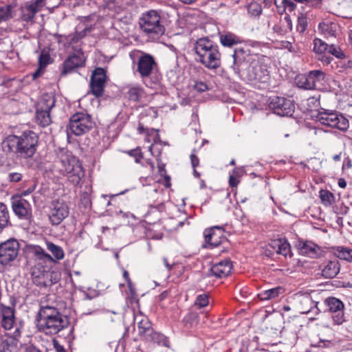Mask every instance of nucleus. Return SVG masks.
<instances>
[{
    "label": "nucleus",
    "instance_id": "obj_1",
    "mask_svg": "<svg viewBox=\"0 0 352 352\" xmlns=\"http://www.w3.org/2000/svg\"><path fill=\"white\" fill-rule=\"evenodd\" d=\"M38 139L35 132L26 130L20 135H8L2 142V148L3 151L13 155L16 159L28 161L35 155Z\"/></svg>",
    "mask_w": 352,
    "mask_h": 352
},
{
    "label": "nucleus",
    "instance_id": "obj_2",
    "mask_svg": "<svg viewBox=\"0 0 352 352\" xmlns=\"http://www.w3.org/2000/svg\"><path fill=\"white\" fill-rule=\"evenodd\" d=\"M37 327L41 332L46 335H55L69 324V318L63 314L56 307L40 304L36 316Z\"/></svg>",
    "mask_w": 352,
    "mask_h": 352
},
{
    "label": "nucleus",
    "instance_id": "obj_3",
    "mask_svg": "<svg viewBox=\"0 0 352 352\" xmlns=\"http://www.w3.org/2000/svg\"><path fill=\"white\" fill-rule=\"evenodd\" d=\"M193 49L197 56L196 60L206 68L215 70L221 67V54L219 46L208 37L198 38L194 43Z\"/></svg>",
    "mask_w": 352,
    "mask_h": 352
},
{
    "label": "nucleus",
    "instance_id": "obj_4",
    "mask_svg": "<svg viewBox=\"0 0 352 352\" xmlns=\"http://www.w3.org/2000/svg\"><path fill=\"white\" fill-rule=\"evenodd\" d=\"M59 163L61 174L66 176L74 186H81L85 170L78 160L73 155L65 154L61 155Z\"/></svg>",
    "mask_w": 352,
    "mask_h": 352
},
{
    "label": "nucleus",
    "instance_id": "obj_5",
    "mask_svg": "<svg viewBox=\"0 0 352 352\" xmlns=\"http://www.w3.org/2000/svg\"><path fill=\"white\" fill-rule=\"evenodd\" d=\"M31 276L33 283L41 288L50 287L60 280L58 272L40 263L32 268Z\"/></svg>",
    "mask_w": 352,
    "mask_h": 352
},
{
    "label": "nucleus",
    "instance_id": "obj_6",
    "mask_svg": "<svg viewBox=\"0 0 352 352\" xmlns=\"http://www.w3.org/2000/svg\"><path fill=\"white\" fill-rule=\"evenodd\" d=\"M95 124L91 115L86 112H76L70 117L66 129L68 135L72 133L80 136L89 133Z\"/></svg>",
    "mask_w": 352,
    "mask_h": 352
},
{
    "label": "nucleus",
    "instance_id": "obj_7",
    "mask_svg": "<svg viewBox=\"0 0 352 352\" xmlns=\"http://www.w3.org/2000/svg\"><path fill=\"white\" fill-rule=\"evenodd\" d=\"M316 121L321 124L346 131L349 126V120L342 114L333 111H320L316 116Z\"/></svg>",
    "mask_w": 352,
    "mask_h": 352
},
{
    "label": "nucleus",
    "instance_id": "obj_8",
    "mask_svg": "<svg viewBox=\"0 0 352 352\" xmlns=\"http://www.w3.org/2000/svg\"><path fill=\"white\" fill-rule=\"evenodd\" d=\"M55 102L56 99L53 95L44 94L41 97L36 111V122L41 126L45 127L51 124L50 111Z\"/></svg>",
    "mask_w": 352,
    "mask_h": 352
},
{
    "label": "nucleus",
    "instance_id": "obj_9",
    "mask_svg": "<svg viewBox=\"0 0 352 352\" xmlns=\"http://www.w3.org/2000/svg\"><path fill=\"white\" fill-rule=\"evenodd\" d=\"M19 248V242L14 238L0 243V264L3 266L10 265L18 256Z\"/></svg>",
    "mask_w": 352,
    "mask_h": 352
},
{
    "label": "nucleus",
    "instance_id": "obj_10",
    "mask_svg": "<svg viewBox=\"0 0 352 352\" xmlns=\"http://www.w3.org/2000/svg\"><path fill=\"white\" fill-rule=\"evenodd\" d=\"M69 213V208L65 201L59 199L54 200L50 206L49 220L52 225L58 226L68 217Z\"/></svg>",
    "mask_w": 352,
    "mask_h": 352
},
{
    "label": "nucleus",
    "instance_id": "obj_11",
    "mask_svg": "<svg viewBox=\"0 0 352 352\" xmlns=\"http://www.w3.org/2000/svg\"><path fill=\"white\" fill-rule=\"evenodd\" d=\"M107 80V71L104 68L96 67L92 72L90 79V90L96 98L102 96Z\"/></svg>",
    "mask_w": 352,
    "mask_h": 352
},
{
    "label": "nucleus",
    "instance_id": "obj_12",
    "mask_svg": "<svg viewBox=\"0 0 352 352\" xmlns=\"http://www.w3.org/2000/svg\"><path fill=\"white\" fill-rule=\"evenodd\" d=\"M274 113L280 116H291L294 112V104L291 99L274 96L270 98L269 104Z\"/></svg>",
    "mask_w": 352,
    "mask_h": 352
},
{
    "label": "nucleus",
    "instance_id": "obj_13",
    "mask_svg": "<svg viewBox=\"0 0 352 352\" xmlns=\"http://www.w3.org/2000/svg\"><path fill=\"white\" fill-rule=\"evenodd\" d=\"M224 232L223 226H216L206 229L204 232L206 242L204 248L217 247L226 241L227 239L224 236Z\"/></svg>",
    "mask_w": 352,
    "mask_h": 352
},
{
    "label": "nucleus",
    "instance_id": "obj_14",
    "mask_svg": "<svg viewBox=\"0 0 352 352\" xmlns=\"http://www.w3.org/2000/svg\"><path fill=\"white\" fill-rule=\"evenodd\" d=\"M324 305L327 311L332 314V319L335 324L340 325L344 321V303L338 298L329 297L325 299Z\"/></svg>",
    "mask_w": 352,
    "mask_h": 352
},
{
    "label": "nucleus",
    "instance_id": "obj_15",
    "mask_svg": "<svg viewBox=\"0 0 352 352\" xmlns=\"http://www.w3.org/2000/svg\"><path fill=\"white\" fill-rule=\"evenodd\" d=\"M250 56V50L248 46H237L234 48L232 55V63L230 65L234 74H240Z\"/></svg>",
    "mask_w": 352,
    "mask_h": 352
},
{
    "label": "nucleus",
    "instance_id": "obj_16",
    "mask_svg": "<svg viewBox=\"0 0 352 352\" xmlns=\"http://www.w3.org/2000/svg\"><path fill=\"white\" fill-rule=\"evenodd\" d=\"M296 300L298 309L300 314L318 315L320 313V309L318 307V302L312 300L309 294H297Z\"/></svg>",
    "mask_w": 352,
    "mask_h": 352
},
{
    "label": "nucleus",
    "instance_id": "obj_17",
    "mask_svg": "<svg viewBox=\"0 0 352 352\" xmlns=\"http://www.w3.org/2000/svg\"><path fill=\"white\" fill-rule=\"evenodd\" d=\"M12 208L14 214L20 219L29 222L32 219V208L30 203L21 196L13 197Z\"/></svg>",
    "mask_w": 352,
    "mask_h": 352
},
{
    "label": "nucleus",
    "instance_id": "obj_18",
    "mask_svg": "<svg viewBox=\"0 0 352 352\" xmlns=\"http://www.w3.org/2000/svg\"><path fill=\"white\" fill-rule=\"evenodd\" d=\"M153 66L154 58L150 54L142 53L138 61L137 71L139 72L141 77L145 79V78H148L151 74ZM146 80H144L146 85L153 87L152 85L153 82L149 80V82L146 83Z\"/></svg>",
    "mask_w": 352,
    "mask_h": 352
},
{
    "label": "nucleus",
    "instance_id": "obj_19",
    "mask_svg": "<svg viewBox=\"0 0 352 352\" xmlns=\"http://www.w3.org/2000/svg\"><path fill=\"white\" fill-rule=\"evenodd\" d=\"M250 80H255L261 83L267 82L270 79V72L265 65L258 62L252 63L248 71Z\"/></svg>",
    "mask_w": 352,
    "mask_h": 352
},
{
    "label": "nucleus",
    "instance_id": "obj_20",
    "mask_svg": "<svg viewBox=\"0 0 352 352\" xmlns=\"http://www.w3.org/2000/svg\"><path fill=\"white\" fill-rule=\"evenodd\" d=\"M85 65V60L80 55L73 54L69 55L63 63L61 76H66L68 74L74 72L76 69L82 67Z\"/></svg>",
    "mask_w": 352,
    "mask_h": 352
},
{
    "label": "nucleus",
    "instance_id": "obj_21",
    "mask_svg": "<svg viewBox=\"0 0 352 352\" xmlns=\"http://www.w3.org/2000/svg\"><path fill=\"white\" fill-rule=\"evenodd\" d=\"M25 250L28 254H31L36 261L38 260L44 263H55L54 258L38 245L28 244L25 246Z\"/></svg>",
    "mask_w": 352,
    "mask_h": 352
},
{
    "label": "nucleus",
    "instance_id": "obj_22",
    "mask_svg": "<svg viewBox=\"0 0 352 352\" xmlns=\"http://www.w3.org/2000/svg\"><path fill=\"white\" fill-rule=\"evenodd\" d=\"M1 327L6 330L11 329L15 322V309L13 307L1 305L0 306Z\"/></svg>",
    "mask_w": 352,
    "mask_h": 352
},
{
    "label": "nucleus",
    "instance_id": "obj_23",
    "mask_svg": "<svg viewBox=\"0 0 352 352\" xmlns=\"http://www.w3.org/2000/svg\"><path fill=\"white\" fill-rule=\"evenodd\" d=\"M232 269V262L228 259H225L213 265L210 268V272L215 277L223 278L230 274Z\"/></svg>",
    "mask_w": 352,
    "mask_h": 352
},
{
    "label": "nucleus",
    "instance_id": "obj_24",
    "mask_svg": "<svg viewBox=\"0 0 352 352\" xmlns=\"http://www.w3.org/2000/svg\"><path fill=\"white\" fill-rule=\"evenodd\" d=\"M154 10H151L144 13L140 18V28L146 34L154 32Z\"/></svg>",
    "mask_w": 352,
    "mask_h": 352
},
{
    "label": "nucleus",
    "instance_id": "obj_25",
    "mask_svg": "<svg viewBox=\"0 0 352 352\" xmlns=\"http://www.w3.org/2000/svg\"><path fill=\"white\" fill-rule=\"evenodd\" d=\"M300 253L309 257H316L320 252V248L311 241H300L298 243Z\"/></svg>",
    "mask_w": 352,
    "mask_h": 352
},
{
    "label": "nucleus",
    "instance_id": "obj_26",
    "mask_svg": "<svg viewBox=\"0 0 352 352\" xmlns=\"http://www.w3.org/2000/svg\"><path fill=\"white\" fill-rule=\"evenodd\" d=\"M340 272V264L337 258L329 261L322 270V275L326 278H334Z\"/></svg>",
    "mask_w": 352,
    "mask_h": 352
},
{
    "label": "nucleus",
    "instance_id": "obj_27",
    "mask_svg": "<svg viewBox=\"0 0 352 352\" xmlns=\"http://www.w3.org/2000/svg\"><path fill=\"white\" fill-rule=\"evenodd\" d=\"M271 246L278 254L284 256L291 254V246L285 239H278L272 241Z\"/></svg>",
    "mask_w": 352,
    "mask_h": 352
},
{
    "label": "nucleus",
    "instance_id": "obj_28",
    "mask_svg": "<svg viewBox=\"0 0 352 352\" xmlns=\"http://www.w3.org/2000/svg\"><path fill=\"white\" fill-rule=\"evenodd\" d=\"M295 83L300 89L306 90L315 89L314 81L311 79L309 73L297 75L295 78Z\"/></svg>",
    "mask_w": 352,
    "mask_h": 352
},
{
    "label": "nucleus",
    "instance_id": "obj_29",
    "mask_svg": "<svg viewBox=\"0 0 352 352\" xmlns=\"http://www.w3.org/2000/svg\"><path fill=\"white\" fill-rule=\"evenodd\" d=\"M337 24L331 21H322L319 23L318 29L326 37H336Z\"/></svg>",
    "mask_w": 352,
    "mask_h": 352
},
{
    "label": "nucleus",
    "instance_id": "obj_30",
    "mask_svg": "<svg viewBox=\"0 0 352 352\" xmlns=\"http://www.w3.org/2000/svg\"><path fill=\"white\" fill-rule=\"evenodd\" d=\"M168 25V20L162 12L155 10V36H162L164 34L165 26Z\"/></svg>",
    "mask_w": 352,
    "mask_h": 352
},
{
    "label": "nucleus",
    "instance_id": "obj_31",
    "mask_svg": "<svg viewBox=\"0 0 352 352\" xmlns=\"http://www.w3.org/2000/svg\"><path fill=\"white\" fill-rule=\"evenodd\" d=\"M219 39L221 44L227 47H232L241 43L240 38L232 33L221 34Z\"/></svg>",
    "mask_w": 352,
    "mask_h": 352
},
{
    "label": "nucleus",
    "instance_id": "obj_32",
    "mask_svg": "<svg viewBox=\"0 0 352 352\" xmlns=\"http://www.w3.org/2000/svg\"><path fill=\"white\" fill-rule=\"evenodd\" d=\"M46 247L47 249L52 253V255L51 256L55 261H60L64 258L65 252L60 246L56 245L51 241H47Z\"/></svg>",
    "mask_w": 352,
    "mask_h": 352
},
{
    "label": "nucleus",
    "instance_id": "obj_33",
    "mask_svg": "<svg viewBox=\"0 0 352 352\" xmlns=\"http://www.w3.org/2000/svg\"><path fill=\"white\" fill-rule=\"evenodd\" d=\"M11 223L7 206L3 203H0V234Z\"/></svg>",
    "mask_w": 352,
    "mask_h": 352
},
{
    "label": "nucleus",
    "instance_id": "obj_34",
    "mask_svg": "<svg viewBox=\"0 0 352 352\" xmlns=\"http://www.w3.org/2000/svg\"><path fill=\"white\" fill-rule=\"evenodd\" d=\"M158 176L160 178L157 180V183L163 184L166 188L171 186L170 177L166 174L164 164H158Z\"/></svg>",
    "mask_w": 352,
    "mask_h": 352
},
{
    "label": "nucleus",
    "instance_id": "obj_35",
    "mask_svg": "<svg viewBox=\"0 0 352 352\" xmlns=\"http://www.w3.org/2000/svg\"><path fill=\"white\" fill-rule=\"evenodd\" d=\"M38 12V9L34 8L33 6L30 4L27 5L23 10L21 19L23 21L29 22L32 21L36 14Z\"/></svg>",
    "mask_w": 352,
    "mask_h": 352
},
{
    "label": "nucleus",
    "instance_id": "obj_36",
    "mask_svg": "<svg viewBox=\"0 0 352 352\" xmlns=\"http://www.w3.org/2000/svg\"><path fill=\"white\" fill-rule=\"evenodd\" d=\"M282 290L283 289L280 287H274L263 292L258 294V296L262 300H268L278 296Z\"/></svg>",
    "mask_w": 352,
    "mask_h": 352
},
{
    "label": "nucleus",
    "instance_id": "obj_37",
    "mask_svg": "<svg viewBox=\"0 0 352 352\" xmlns=\"http://www.w3.org/2000/svg\"><path fill=\"white\" fill-rule=\"evenodd\" d=\"M336 256L342 260L352 261V250L343 247H338L335 253Z\"/></svg>",
    "mask_w": 352,
    "mask_h": 352
},
{
    "label": "nucleus",
    "instance_id": "obj_38",
    "mask_svg": "<svg viewBox=\"0 0 352 352\" xmlns=\"http://www.w3.org/2000/svg\"><path fill=\"white\" fill-rule=\"evenodd\" d=\"M142 331V334H140V336L152 346L154 343V329L151 325L148 328H143Z\"/></svg>",
    "mask_w": 352,
    "mask_h": 352
},
{
    "label": "nucleus",
    "instance_id": "obj_39",
    "mask_svg": "<svg viewBox=\"0 0 352 352\" xmlns=\"http://www.w3.org/2000/svg\"><path fill=\"white\" fill-rule=\"evenodd\" d=\"M12 5H6L0 7V23L1 21H8L12 18Z\"/></svg>",
    "mask_w": 352,
    "mask_h": 352
},
{
    "label": "nucleus",
    "instance_id": "obj_40",
    "mask_svg": "<svg viewBox=\"0 0 352 352\" xmlns=\"http://www.w3.org/2000/svg\"><path fill=\"white\" fill-rule=\"evenodd\" d=\"M309 76L312 81H314V88L316 89V83L323 81L325 78V73L322 70L316 69L312 70L309 72Z\"/></svg>",
    "mask_w": 352,
    "mask_h": 352
},
{
    "label": "nucleus",
    "instance_id": "obj_41",
    "mask_svg": "<svg viewBox=\"0 0 352 352\" xmlns=\"http://www.w3.org/2000/svg\"><path fill=\"white\" fill-rule=\"evenodd\" d=\"M328 45L320 38H315L314 40V51L322 54L327 51Z\"/></svg>",
    "mask_w": 352,
    "mask_h": 352
},
{
    "label": "nucleus",
    "instance_id": "obj_42",
    "mask_svg": "<svg viewBox=\"0 0 352 352\" xmlns=\"http://www.w3.org/2000/svg\"><path fill=\"white\" fill-rule=\"evenodd\" d=\"M320 199L324 205L330 206L334 199L333 195L329 190H320Z\"/></svg>",
    "mask_w": 352,
    "mask_h": 352
},
{
    "label": "nucleus",
    "instance_id": "obj_43",
    "mask_svg": "<svg viewBox=\"0 0 352 352\" xmlns=\"http://www.w3.org/2000/svg\"><path fill=\"white\" fill-rule=\"evenodd\" d=\"M159 223L163 224L164 229L168 232L172 231L173 229L175 228V226L176 225V223L175 222L173 219L170 218L166 219L163 221L160 220ZM184 222L180 221L178 223H177V226H182Z\"/></svg>",
    "mask_w": 352,
    "mask_h": 352
},
{
    "label": "nucleus",
    "instance_id": "obj_44",
    "mask_svg": "<svg viewBox=\"0 0 352 352\" xmlns=\"http://www.w3.org/2000/svg\"><path fill=\"white\" fill-rule=\"evenodd\" d=\"M93 29H94V28L91 25H86L82 30L78 31V32L76 31L75 35L74 36V37L72 39V41L77 42L80 39H82L87 35V32H90Z\"/></svg>",
    "mask_w": 352,
    "mask_h": 352
},
{
    "label": "nucleus",
    "instance_id": "obj_45",
    "mask_svg": "<svg viewBox=\"0 0 352 352\" xmlns=\"http://www.w3.org/2000/svg\"><path fill=\"white\" fill-rule=\"evenodd\" d=\"M248 12L253 16H258L262 12L261 6L257 3H251L248 7Z\"/></svg>",
    "mask_w": 352,
    "mask_h": 352
},
{
    "label": "nucleus",
    "instance_id": "obj_46",
    "mask_svg": "<svg viewBox=\"0 0 352 352\" xmlns=\"http://www.w3.org/2000/svg\"><path fill=\"white\" fill-rule=\"evenodd\" d=\"M155 342L158 345L164 346L166 349H170L169 340L164 334L155 333Z\"/></svg>",
    "mask_w": 352,
    "mask_h": 352
},
{
    "label": "nucleus",
    "instance_id": "obj_47",
    "mask_svg": "<svg viewBox=\"0 0 352 352\" xmlns=\"http://www.w3.org/2000/svg\"><path fill=\"white\" fill-rule=\"evenodd\" d=\"M307 26V17L301 14L298 17L297 30L299 32H304Z\"/></svg>",
    "mask_w": 352,
    "mask_h": 352
},
{
    "label": "nucleus",
    "instance_id": "obj_48",
    "mask_svg": "<svg viewBox=\"0 0 352 352\" xmlns=\"http://www.w3.org/2000/svg\"><path fill=\"white\" fill-rule=\"evenodd\" d=\"M23 174L20 172H10L8 175V180L10 183H17L21 181Z\"/></svg>",
    "mask_w": 352,
    "mask_h": 352
},
{
    "label": "nucleus",
    "instance_id": "obj_49",
    "mask_svg": "<svg viewBox=\"0 0 352 352\" xmlns=\"http://www.w3.org/2000/svg\"><path fill=\"white\" fill-rule=\"evenodd\" d=\"M327 52L339 58L344 57V54L342 52L341 50L333 45H328Z\"/></svg>",
    "mask_w": 352,
    "mask_h": 352
},
{
    "label": "nucleus",
    "instance_id": "obj_50",
    "mask_svg": "<svg viewBox=\"0 0 352 352\" xmlns=\"http://www.w3.org/2000/svg\"><path fill=\"white\" fill-rule=\"evenodd\" d=\"M208 304V297L206 294H201L197 297L195 301V305H197L199 307H204Z\"/></svg>",
    "mask_w": 352,
    "mask_h": 352
},
{
    "label": "nucleus",
    "instance_id": "obj_51",
    "mask_svg": "<svg viewBox=\"0 0 352 352\" xmlns=\"http://www.w3.org/2000/svg\"><path fill=\"white\" fill-rule=\"evenodd\" d=\"M126 153L129 155H130L131 157H134L136 162H139L140 161V160L142 158V153L139 147H137L136 148H134V149L127 151H126Z\"/></svg>",
    "mask_w": 352,
    "mask_h": 352
},
{
    "label": "nucleus",
    "instance_id": "obj_52",
    "mask_svg": "<svg viewBox=\"0 0 352 352\" xmlns=\"http://www.w3.org/2000/svg\"><path fill=\"white\" fill-rule=\"evenodd\" d=\"M128 98L130 100L138 101L139 100V90L136 87L131 88L127 92Z\"/></svg>",
    "mask_w": 352,
    "mask_h": 352
},
{
    "label": "nucleus",
    "instance_id": "obj_53",
    "mask_svg": "<svg viewBox=\"0 0 352 352\" xmlns=\"http://www.w3.org/2000/svg\"><path fill=\"white\" fill-rule=\"evenodd\" d=\"M50 56L48 53L42 52L38 57V63L41 67H45L50 63Z\"/></svg>",
    "mask_w": 352,
    "mask_h": 352
},
{
    "label": "nucleus",
    "instance_id": "obj_54",
    "mask_svg": "<svg viewBox=\"0 0 352 352\" xmlns=\"http://www.w3.org/2000/svg\"><path fill=\"white\" fill-rule=\"evenodd\" d=\"M193 87L195 90L199 92H204L208 89V85L204 82H196L193 85Z\"/></svg>",
    "mask_w": 352,
    "mask_h": 352
},
{
    "label": "nucleus",
    "instance_id": "obj_55",
    "mask_svg": "<svg viewBox=\"0 0 352 352\" xmlns=\"http://www.w3.org/2000/svg\"><path fill=\"white\" fill-rule=\"evenodd\" d=\"M25 352H42L38 348L32 343L25 344L23 345Z\"/></svg>",
    "mask_w": 352,
    "mask_h": 352
},
{
    "label": "nucleus",
    "instance_id": "obj_56",
    "mask_svg": "<svg viewBox=\"0 0 352 352\" xmlns=\"http://www.w3.org/2000/svg\"><path fill=\"white\" fill-rule=\"evenodd\" d=\"M151 325V324L146 320H142L140 322H139L138 324L139 336L140 334H142V330L143 329V328H148Z\"/></svg>",
    "mask_w": 352,
    "mask_h": 352
},
{
    "label": "nucleus",
    "instance_id": "obj_57",
    "mask_svg": "<svg viewBox=\"0 0 352 352\" xmlns=\"http://www.w3.org/2000/svg\"><path fill=\"white\" fill-rule=\"evenodd\" d=\"M52 343L56 352H67L64 346L60 345L58 341L56 339L52 340Z\"/></svg>",
    "mask_w": 352,
    "mask_h": 352
},
{
    "label": "nucleus",
    "instance_id": "obj_58",
    "mask_svg": "<svg viewBox=\"0 0 352 352\" xmlns=\"http://www.w3.org/2000/svg\"><path fill=\"white\" fill-rule=\"evenodd\" d=\"M282 3L285 8L288 9L289 11H292L294 10L296 5L291 0H283Z\"/></svg>",
    "mask_w": 352,
    "mask_h": 352
},
{
    "label": "nucleus",
    "instance_id": "obj_59",
    "mask_svg": "<svg viewBox=\"0 0 352 352\" xmlns=\"http://www.w3.org/2000/svg\"><path fill=\"white\" fill-rule=\"evenodd\" d=\"M45 0H34L30 3L34 8L38 9V11L43 6Z\"/></svg>",
    "mask_w": 352,
    "mask_h": 352
},
{
    "label": "nucleus",
    "instance_id": "obj_60",
    "mask_svg": "<svg viewBox=\"0 0 352 352\" xmlns=\"http://www.w3.org/2000/svg\"><path fill=\"white\" fill-rule=\"evenodd\" d=\"M190 161H191V164H192V166L193 167V168H196V166H197L199 165V158L194 153H192L190 155Z\"/></svg>",
    "mask_w": 352,
    "mask_h": 352
},
{
    "label": "nucleus",
    "instance_id": "obj_61",
    "mask_svg": "<svg viewBox=\"0 0 352 352\" xmlns=\"http://www.w3.org/2000/svg\"><path fill=\"white\" fill-rule=\"evenodd\" d=\"M78 19L82 24H83L85 26L86 25H87V23L92 19V16L88 15L85 16H78Z\"/></svg>",
    "mask_w": 352,
    "mask_h": 352
},
{
    "label": "nucleus",
    "instance_id": "obj_62",
    "mask_svg": "<svg viewBox=\"0 0 352 352\" xmlns=\"http://www.w3.org/2000/svg\"><path fill=\"white\" fill-rule=\"evenodd\" d=\"M123 278L125 279V280L127 283L128 287L129 289H131L132 287V281L129 277V274L126 270L123 271Z\"/></svg>",
    "mask_w": 352,
    "mask_h": 352
},
{
    "label": "nucleus",
    "instance_id": "obj_63",
    "mask_svg": "<svg viewBox=\"0 0 352 352\" xmlns=\"http://www.w3.org/2000/svg\"><path fill=\"white\" fill-rule=\"evenodd\" d=\"M239 184V181L234 175H230L229 177V184L231 187H236Z\"/></svg>",
    "mask_w": 352,
    "mask_h": 352
},
{
    "label": "nucleus",
    "instance_id": "obj_64",
    "mask_svg": "<svg viewBox=\"0 0 352 352\" xmlns=\"http://www.w3.org/2000/svg\"><path fill=\"white\" fill-rule=\"evenodd\" d=\"M35 188H36V184H34L32 186L29 187L27 190L23 191L21 192V196H26V195H28L31 194L35 190Z\"/></svg>",
    "mask_w": 352,
    "mask_h": 352
}]
</instances>
